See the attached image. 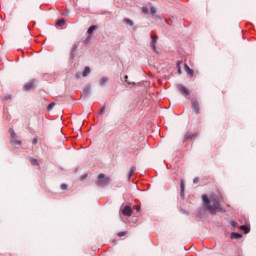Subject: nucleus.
Masks as SVG:
<instances>
[{
    "mask_svg": "<svg viewBox=\"0 0 256 256\" xmlns=\"http://www.w3.org/2000/svg\"><path fill=\"white\" fill-rule=\"evenodd\" d=\"M202 202L205 209L210 213V215H217V213H225V209L221 206L223 203V194L218 192L213 193L209 196L207 194L202 195Z\"/></svg>",
    "mask_w": 256,
    "mask_h": 256,
    "instance_id": "f257e3e1",
    "label": "nucleus"
},
{
    "mask_svg": "<svg viewBox=\"0 0 256 256\" xmlns=\"http://www.w3.org/2000/svg\"><path fill=\"white\" fill-rule=\"evenodd\" d=\"M96 183H97L98 187H105V186L109 185V183H111V179L109 177L105 176V174H99L98 180Z\"/></svg>",
    "mask_w": 256,
    "mask_h": 256,
    "instance_id": "f03ea898",
    "label": "nucleus"
},
{
    "mask_svg": "<svg viewBox=\"0 0 256 256\" xmlns=\"http://www.w3.org/2000/svg\"><path fill=\"white\" fill-rule=\"evenodd\" d=\"M177 89H178L179 93H181L185 97H189V95H191V91H189V89H187V87L183 86L182 84H179L177 86Z\"/></svg>",
    "mask_w": 256,
    "mask_h": 256,
    "instance_id": "7ed1b4c3",
    "label": "nucleus"
},
{
    "mask_svg": "<svg viewBox=\"0 0 256 256\" xmlns=\"http://www.w3.org/2000/svg\"><path fill=\"white\" fill-rule=\"evenodd\" d=\"M192 109L194 111V113H196V115H199L201 108L199 107V101L197 100H192Z\"/></svg>",
    "mask_w": 256,
    "mask_h": 256,
    "instance_id": "20e7f679",
    "label": "nucleus"
},
{
    "mask_svg": "<svg viewBox=\"0 0 256 256\" xmlns=\"http://www.w3.org/2000/svg\"><path fill=\"white\" fill-rule=\"evenodd\" d=\"M122 215L125 217H131V215H133V209L129 206H125L122 210Z\"/></svg>",
    "mask_w": 256,
    "mask_h": 256,
    "instance_id": "39448f33",
    "label": "nucleus"
},
{
    "mask_svg": "<svg viewBox=\"0 0 256 256\" xmlns=\"http://www.w3.org/2000/svg\"><path fill=\"white\" fill-rule=\"evenodd\" d=\"M151 39H152V41H151V47H152V49H153V51H157V35L156 34H151Z\"/></svg>",
    "mask_w": 256,
    "mask_h": 256,
    "instance_id": "423d86ee",
    "label": "nucleus"
},
{
    "mask_svg": "<svg viewBox=\"0 0 256 256\" xmlns=\"http://www.w3.org/2000/svg\"><path fill=\"white\" fill-rule=\"evenodd\" d=\"M198 135L199 133L187 132L184 136V141H191L192 139H195V137H197Z\"/></svg>",
    "mask_w": 256,
    "mask_h": 256,
    "instance_id": "0eeeda50",
    "label": "nucleus"
},
{
    "mask_svg": "<svg viewBox=\"0 0 256 256\" xmlns=\"http://www.w3.org/2000/svg\"><path fill=\"white\" fill-rule=\"evenodd\" d=\"M31 89H35V80H32L24 85L25 91H31Z\"/></svg>",
    "mask_w": 256,
    "mask_h": 256,
    "instance_id": "6e6552de",
    "label": "nucleus"
},
{
    "mask_svg": "<svg viewBox=\"0 0 256 256\" xmlns=\"http://www.w3.org/2000/svg\"><path fill=\"white\" fill-rule=\"evenodd\" d=\"M96 29H97V26H95V25H92V26L89 27V29L87 30V33L89 35L87 37V41H90L91 36L93 35V32L96 31Z\"/></svg>",
    "mask_w": 256,
    "mask_h": 256,
    "instance_id": "1a4fd4ad",
    "label": "nucleus"
},
{
    "mask_svg": "<svg viewBox=\"0 0 256 256\" xmlns=\"http://www.w3.org/2000/svg\"><path fill=\"white\" fill-rule=\"evenodd\" d=\"M184 69H185L187 75H190V77H193V75H195V72L193 71V69L189 68V65L185 64Z\"/></svg>",
    "mask_w": 256,
    "mask_h": 256,
    "instance_id": "9d476101",
    "label": "nucleus"
},
{
    "mask_svg": "<svg viewBox=\"0 0 256 256\" xmlns=\"http://www.w3.org/2000/svg\"><path fill=\"white\" fill-rule=\"evenodd\" d=\"M90 73H91V68H89V66H86L84 68V71L82 72V77H88Z\"/></svg>",
    "mask_w": 256,
    "mask_h": 256,
    "instance_id": "9b49d317",
    "label": "nucleus"
},
{
    "mask_svg": "<svg viewBox=\"0 0 256 256\" xmlns=\"http://www.w3.org/2000/svg\"><path fill=\"white\" fill-rule=\"evenodd\" d=\"M89 93H91V86H85L83 89V96L88 97Z\"/></svg>",
    "mask_w": 256,
    "mask_h": 256,
    "instance_id": "f8f14e48",
    "label": "nucleus"
},
{
    "mask_svg": "<svg viewBox=\"0 0 256 256\" xmlns=\"http://www.w3.org/2000/svg\"><path fill=\"white\" fill-rule=\"evenodd\" d=\"M136 170H137V168L135 166H132L130 168V172H129V175H128L129 179H131V177H133V175H135Z\"/></svg>",
    "mask_w": 256,
    "mask_h": 256,
    "instance_id": "ddd939ff",
    "label": "nucleus"
},
{
    "mask_svg": "<svg viewBox=\"0 0 256 256\" xmlns=\"http://www.w3.org/2000/svg\"><path fill=\"white\" fill-rule=\"evenodd\" d=\"M239 229H241V231L245 232L246 234L249 233V231H251V228L245 225L240 226Z\"/></svg>",
    "mask_w": 256,
    "mask_h": 256,
    "instance_id": "4468645a",
    "label": "nucleus"
},
{
    "mask_svg": "<svg viewBox=\"0 0 256 256\" xmlns=\"http://www.w3.org/2000/svg\"><path fill=\"white\" fill-rule=\"evenodd\" d=\"M241 237H243V235H241L239 233H232L231 234V239H241Z\"/></svg>",
    "mask_w": 256,
    "mask_h": 256,
    "instance_id": "2eb2a0df",
    "label": "nucleus"
},
{
    "mask_svg": "<svg viewBox=\"0 0 256 256\" xmlns=\"http://www.w3.org/2000/svg\"><path fill=\"white\" fill-rule=\"evenodd\" d=\"M124 23H126V25H129L130 27H133L134 25L133 21L129 18H125Z\"/></svg>",
    "mask_w": 256,
    "mask_h": 256,
    "instance_id": "dca6fc26",
    "label": "nucleus"
},
{
    "mask_svg": "<svg viewBox=\"0 0 256 256\" xmlns=\"http://www.w3.org/2000/svg\"><path fill=\"white\" fill-rule=\"evenodd\" d=\"M56 25H58V27H63V25H65V19H60L56 22Z\"/></svg>",
    "mask_w": 256,
    "mask_h": 256,
    "instance_id": "f3484780",
    "label": "nucleus"
},
{
    "mask_svg": "<svg viewBox=\"0 0 256 256\" xmlns=\"http://www.w3.org/2000/svg\"><path fill=\"white\" fill-rule=\"evenodd\" d=\"M30 163H31V165L39 166V161H37V159H35V158H30Z\"/></svg>",
    "mask_w": 256,
    "mask_h": 256,
    "instance_id": "a211bd4d",
    "label": "nucleus"
},
{
    "mask_svg": "<svg viewBox=\"0 0 256 256\" xmlns=\"http://www.w3.org/2000/svg\"><path fill=\"white\" fill-rule=\"evenodd\" d=\"M142 13H144V15H149V8L142 7Z\"/></svg>",
    "mask_w": 256,
    "mask_h": 256,
    "instance_id": "6ab92c4d",
    "label": "nucleus"
},
{
    "mask_svg": "<svg viewBox=\"0 0 256 256\" xmlns=\"http://www.w3.org/2000/svg\"><path fill=\"white\" fill-rule=\"evenodd\" d=\"M107 81H109V79H107V77H103V78L100 80V85H105V83H107Z\"/></svg>",
    "mask_w": 256,
    "mask_h": 256,
    "instance_id": "aec40b11",
    "label": "nucleus"
},
{
    "mask_svg": "<svg viewBox=\"0 0 256 256\" xmlns=\"http://www.w3.org/2000/svg\"><path fill=\"white\" fill-rule=\"evenodd\" d=\"M180 188H181V195H184V193H185V184L183 183V181L181 182Z\"/></svg>",
    "mask_w": 256,
    "mask_h": 256,
    "instance_id": "412c9836",
    "label": "nucleus"
},
{
    "mask_svg": "<svg viewBox=\"0 0 256 256\" xmlns=\"http://www.w3.org/2000/svg\"><path fill=\"white\" fill-rule=\"evenodd\" d=\"M150 13H151V15H155L157 13V8L156 7H151L150 8Z\"/></svg>",
    "mask_w": 256,
    "mask_h": 256,
    "instance_id": "4be33fe9",
    "label": "nucleus"
},
{
    "mask_svg": "<svg viewBox=\"0 0 256 256\" xmlns=\"http://www.w3.org/2000/svg\"><path fill=\"white\" fill-rule=\"evenodd\" d=\"M107 108V105H103L100 112H99V115H103L105 113V109Z\"/></svg>",
    "mask_w": 256,
    "mask_h": 256,
    "instance_id": "5701e85b",
    "label": "nucleus"
},
{
    "mask_svg": "<svg viewBox=\"0 0 256 256\" xmlns=\"http://www.w3.org/2000/svg\"><path fill=\"white\" fill-rule=\"evenodd\" d=\"M11 137L12 139H16L17 138V134L15 133V130L11 129Z\"/></svg>",
    "mask_w": 256,
    "mask_h": 256,
    "instance_id": "b1692460",
    "label": "nucleus"
},
{
    "mask_svg": "<svg viewBox=\"0 0 256 256\" xmlns=\"http://www.w3.org/2000/svg\"><path fill=\"white\" fill-rule=\"evenodd\" d=\"M177 67H178V73L181 75V61L177 62Z\"/></svg>",
    "mask_w": 256,
    "mask_h": 256,
    "instance_id": "393cba45",
    "label": "nucleus"
},
{
    "mask_svg": "<svg viewBox=\"0 0 256 256\" xmlns=\"http://www.w3.org/2000/svg\"><path fill=\"white\" fill-rule=\"evenodd\" d=\"M118 237H125L127 235V232L123 231V232H119Z\"/></svg>",
    "mask_w": 256,
    "mask_h": 256,
    "instance_id": "a878e982",
    "label": "nucleus"
},
{
    "mask_svg": "<svg viewBox=\"0 0 256 256\" xmlns=\"http://www.w3.org/2000/svg\"><path fill=\"white\" fill-rule=\"evenodd\" d=\"M12 145H21V141H19V140H13L12 141Z\"/></svg>",
    "mask_w": 256,
    "mask_h": 256,
    "instance_id": "bb28decb",
    "label": "nucleus"
},
{
    "mask_svg": "<svg viewBox=\"0 0 256 256\" xmlns=\"http://www.w3.org/2000/svg\"><path fill=\"white\" fill-rule=\"evenodd\" d=\"M62 191H67V184H61Z\"/></svg>",
    "mask_w": 256,
    "mask_h": 256,
    "instance_id": "cd10ccee",
    "label": "nucleus"
},
{
    "mask_svg": "<svg viewBox=\"0 0 256 256\" xmlns=\"http://www.w3.org/2000/svg\"><path fill=\"white\" fill-rule=\"evenodd\" d=\"M53 107H55V103H50L48 105V110L51 111V109H53Z\"/></svg>",
    "mask_w": 256,
    "mask_h": 256,
    "instance_id": "c85d7f7f",
    "label": "nucleus"
},
{
    "mask_svg": "<svg viewBox=\"0 0 256 256\" xmlns=\"http://www.w3.org/2000/svg\"><path fill=\"white\" fill-rule=\"evenodd\" d=\"M124 79H125L126 83H128L129 85H131V82H129V80H128V79H129V76L126 75V76L124 77Z\"/></svg>",
    "mask_w": 256,
    "mask_h": 256,
    "instance_id": "c756f323",
    "label": "nucleus"
},
{
    "mask_svg": "<svg viewBox=\"0 0 256 256\" xmlns=\"http://www.w3.org/2000/svg\"><path fill=\"white\" fill-rule=\"evenodd\" d=\"M37 141H38V140H37V137L33 138L32 144H33V145H37Z\"/></svg>",
    "mask_w": 256,
    "mask_h": 256,
    "instance_id": "7c9ffc66",
    "label": "nucleus"
},
{
    "mask_svg": "<svg viewBox=\"0 0 256 256\" xmlns=\"http://www.w3.org/2000/svg\"><path fill=\"white\" fill-rule=\"evenodd\" d=\"M193 183H194V184L199 183V177L194 178V179H193Z\"/></svg>",
    "mask_w": 256,
    "mask_h": 256,
    "instance_id": "2f4dec72",
    "label": "nucleus"
},
{
    "mask_svg": "<svg viewBox=\"0 0 256 256\" xmlns=\"http://www.w3.org/2000/svg\"><path fill=\"white\" fill-rule=\"evenodd\" d=\"M75 78H76V79H81V74H80V73H76V74H75Z\"/></svg>",
    "mask_w": 256,
    "mask_h": 256,
    "instance_id": "473e14b6",
    "label": "nucleus"
},
{
    "mask_svg": "<svg viewBox=\"0 0 256 256\" xmlns=\"http://www.w3.org/2000/svg\"><path fill=\"white\" fill-rule=\"evenodd\" d=\"M137 213H141V206H136Z\"/></svg>",
    "mask_w": 256,
    "mask_h": 256,
    "instance_id": "72a5a7b5",
    "label": "nucleus"
},
{
    "mask_svg": "<svg viewBox=\"0 0 256 256\" xmlns=\"http://www.w3.org/2000/svg\"><path fill=\"white\" fill-rule=\"evenodd\" d=\"M232 227H237V222L236 221H231Z\"/></svg>",
    "mask_w": 256,
    "mask_h": 256,
    "instance_id": "f704fd0d",
    "label": "nucleus"
}]
</instances>
